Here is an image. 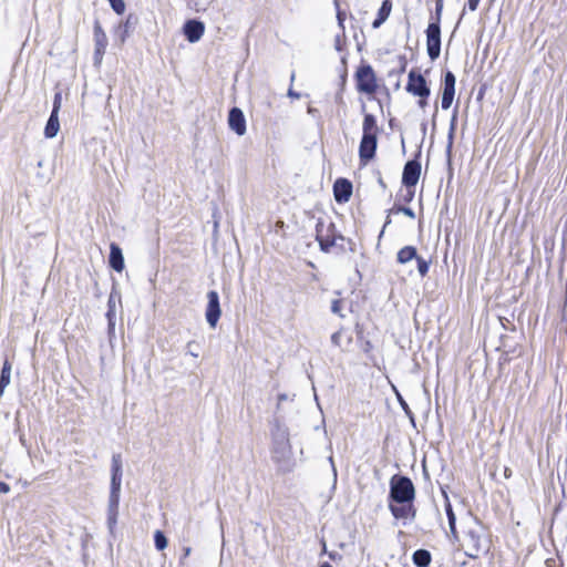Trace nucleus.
<instances>
[{
  "instance_id": "obj_14",
  "label": "nucleus",
  "mask_w": 567,
  "mask_h": 567,
  "mask_svg": "<svg viewBox=\"0 0 567 567\" xmlns=\"http://www.w3.org/2000/svg\"><path fill=\"white\" fill-rule=\"evenodd\" d=\"M94 58L95 62L100 64L107 47V37L104 30L102 29L101 24L97 22L94 24Z\"/></svg>"
},
{
  "instance_id": "obj_40",
  "label": "nucleus",
  "mask_w": 567,
  "mask_h": 567,
  "mask_svg": "<svg viewBox=\"0 0 567 567\" xmlns=\"http://www.w3.org/2000/svg\"><path fill=\"white\" fill-rule=\"evenodd\" d=\"M427 105V97H420L419 100V106L421 109H425V106Z\"/></svg>"
},
{
  "instance_id": "obj_3",
  "label": "nucleus",
  "mask_w": 567,
  "mask_h": 567,
  "mask_svg": "<svg viewBox=\"0 0 567 567\" xmlns=\"http://www.w3.org/2000/svg\"><path fill=\"white\" fill-rule=\"evenodd\" d=\"M272 458L282 471H291L296 462L292 458V446L286 431L278 434L274 442Z\"/></svg>"
},
{
  "instance_id": "obj_42",
  "label": "nucleus",
  "mask_w": 567,
  "mask_h": 567,
  "mask_svg": "<svg viewBox=\"0 0 567 567\" xmlns=\"http://www.w3.org/2000/svg\"><path fill=\"white\" fill-rule=\"evenodd\" d=\"M183 551H184V555L182 557V561L190 555L192 549H190V547H185L183 549Z\"/></svg>"
},
{
  "instance_id": "obj_18",
  "label": "nucleus",
  "mask_w": 567,
  "mask_h": 567,
  "mask_svg": "<svg viewBox=\"0 0 567 567\" xmlns=\"http://www.w3.org/2000/svg\"><path fill=\"white\" fill-rule=\"evenodd\" d=\"M110 266L117 272H122L124 269V257L121 248L116 244L110 246Z\"/></svg>"
},
{
  "instance_id": "obj_39",
  "label": "nucleus",
  "mask_w": 567,
  "mask_h": 567,
  "mask_svg": "<svg viewBox=\"0 0 567 567\" xmlns=\"http://www.w3.org/2000/svg\"><path fill=\"white\" fill-rule=\"evenodd\" d=\"M337 18H338L339 25L343 29V21H344L343 13L338 11Z\"/></svg>"
},
{
  "instance_id": "obj_24",
  "label": "nucleus",
  "mask_w": 567,
  "mask_h": 567,
  "mask_svg": "<svg viewBox=\"0 0 567 567\" xmlns=\"http://www.w3.org/2000/svg\"><path fill=\"white\" fill-rule=\"evenodd\" d=\"M11 379V364L8 360L4 361L0 374V396H2L4 389L10 384Z\"/></svg>"
},
{
  "instance_id": "obj_12",
  "label": "nucleus",
  "mask_w": 567,
  "mask_h": 567,
  "mask_svg": "<svg viewBox=\"0 0 567 567\" xmlns=\"http://www.w3.org/2000/svg\"><path fill=\"white\" fill-rule=\"evenodd\" d=\"M421 175V165L416 161H410L405 164L402 183L406 188L415 187Z\"/></svg>"
},
{
  "instance_id": "obj_6",
  "label": "nucleus",
  "mask_w": 567,
  "mask_h": 567,
  "mask_svg": "<svg viewBox=\"0 0 567 567\" xmlns=\"http://www.w3.org/2000/svg\"><path fill=\"white\" fill-rule=\"evenodd\" d=\"M316 238L321 249L329 251L337 244V240L341 239V236L337 234L332 223L320 219L316 227Z\"/></svg>"
},
{
  "instance_id": "obj_9",
  "label": "nucleus",
  "mask_w": 567,
  "mask_h": 567,
  "mask_svg": "<svg viewBox=\"0 0 567 567\" xmlns=\"http://www.w3.org/2000/svg\"><path fill=\"white\" fill-rule=\"evenodd\" d=\"M406 91L419 97H429L430 95V87L427 86L424 76L414 71L409 73Z\"/></svg>"
},
{
  "instance_id": "obj_7",
  "label": "nucleus",
  "mask_w": 567,
  "mask_h": 567,
  "mask_svg": "<svg viewBox=\"0 0 567 567\" xmlns=\"http://www.w3.org/2000/svg\"><path fill=\"white\" fill-rule=\"evenodd\" d=\"M355 78L357 87L360 92L373 94L377 91V78L373 69L370 65L360 66L357 71Z\"/></svg>"
},
{
  "instance_id": "obj_23",
  "label": "nucleus",
  "mask_w": 567,
  "mask_h": 567,
  "mask_svg": "<svg viewBox=\"0 0 567 567\" xmlns=\"http://www.w3.org/2000/svg\"><path fill=\"white\" fill-rule=\"evenodd\" d=\"M392 10V3L390 0H384L378 12V18L373 21L372 27L379 28L390 16Z\"/></svg>"
},
{
  "instance_id": "obj_28",
  "label": "nucleus",
  "mask_w": 567,
  "mask_h": 567,
  "mask_svg": "<svg viewBox=\"0 0 567 567\" xmlns=\"http://www.w3.org/2000/svg\"><path fill=\"white\" fill-rule=\"evenodd\" d=\"M342 308H343V302L341 299H334L332 300L331 302V311L334 313V315H338L339 317L343 318L344 315L342 313Z\"/></svg>"
},
{
  "instance_id": "obj_2",
  "label": "nucleus",
  "mask_w": 567,
  "mask_h": 567,
  "mask_svg": "<svg viewBox=\"0 0 567 567\" xmlns=\"http://www.w3.org/2000/svg\"><path fill=\"white\" fill-rule=\"evenodd\" d=\"M362 131L363 135L360 143L359 155L360 159L367 163L374 156L377 148L378 125L372 114H365Z\"/></svg>"
},
{
  "instance_id": "obj_26",
  "label": "nucleus",
  "mask_w": 567,
  "mask_h": 567,
  "mask_svg": "<svg viewBox=\"0 0 567 567\" xmlns=\"http://www.w3.org/2000/svg\"><path fill=\"white\" fill-rule=\"evenodd\" d=\"M413 563L417 567H427L431 563V555L427 550L419 549L413 554Z\"/></svg>"
},
{
  "instance_id": "obj_29",
  "label": "nucleus",
  "mask_w": 567,
  "mask_h": 567,
  "mask_svg": "<svg viewBox=\"0 0 567 567\" xmlns=\"http://www.w3.org/2000/svg\"><path fill=\"white\" fill-rule=\"evenodd\" d=\"M112 9L117 13L122 14L125 11V3L124 0H111L109 1Z\"/></svg>"
},
{
  "instance_id": "obj_13",
  "label": "nucleus",
  "mask_w": 567,
  "mask_h": 567,
  "mask_svg": "<svg viewBox=\"0 0 567 567\" xmlns=\"http://www.w3.org/2000/svg\"><path fill=\"white\" fill-rule=\"evenodd\" d=\"M205 32V24L198 20H188L183 25V33L185 38L190 42H198Z\"/></svg>"
},
{
  "instance_id": "obj_4",
  "label": "nucleus",
  "mask_w": 567,
  "mask_h": 567,
  "mask_svg": "<svg viewBox=\"0 0 567 567\" xmlns=\"http://www.w3.org/2000/svg\"><path fill=\"white\" fill-rule=\"evenodd\" d=\"M462 546L465 554L471 558H476L483 550V528L478 522L474 520L467 526Z\"/></svg>"
},
{
  "instance_id": "obj_19",
  "label": "nucleus",
  "mask_w": 567,
  "mask_h": 567,
  "mask_svg": "<svg viewBox=\"0 0 567 567\" xmlns=\"http://www.w3.org/2000/svg\"><path fill=\"white\" fill-rule=\"evenodd\" d=\"M120 302H121L120 293L116 290H113L110 293L109 300H107V313H106V317H107V320H109L110 329L114 328L116 306Z\"/></svg>"
},
{
  "instance_id": "obj_43",
  "label": "nucleus",
  "mask_w": 567,
  "mask_h": 567,
  "mask_svg": "<svg viewBox=\"0 0 567 567\" xmlns=\"http://www.w3.org/2000/svg\"><path fill=\"white\" fill-rule=\"evenodd\" d=\"M329 462H330V464H331V466H332L333 475L336 476V475H337V470H336V466H334V462H333V457H332V456H330V457H329Z\"/></svg>"
},
{
  "instance_id": "obj_17",
  "label": "nucleus",
  "mask_w": 567,
  "mask_h": 567,
  "mask_svg": "<svg viewBox=\"0 0 567 567\" xmlns=\"http://www.w3.org/2000/svg\"><path fill=\"white\" fill-rule=\"evenodd\" d=\"M390 511L399 519H408L414 516L412 502H395V504L390 505Z\"/></svg>"
},
{
  "instance_id": "obj_36",
  "label": "nucleus",
  "mask_w": 567,
  "mask_h": 567,
  "mask_svg": "<svg viewBox=\"0 0 567 567\" xmlns=\"http://www.w3.org/2000/svg\"><path fill=\"white\" fill-rule=\"evenodd\" d=\"M481 0H468L467 1V7L471 11H475L478 7V3H480Z\"/></svg>"
},
{
  "instance_id": "obj_30",
  "label": "nucleus",
  "mask_w": 567,
  "mask_h": 567,
  "mask_svg": "<svg viewBox=\"0 0 567 567\" xmlns=\"http://www.w3.org/2000/svg\"><path fill=\"white\" fill-rule=\"evenodd\" d=\"M415 259L417 261V270H419L420 275L422 277L425 276L429 271V262L419 256H416Z\"/></svg>"
},
{
  "instance_id": "obj_15",
  "label": "nucleus",
  "mask_w": 567,
  "mask_h": 567,
  "mask_svg": "<svg viewBox=\"0 0 567 567\" xmlns=\"http://www.w3.org/2000/svg\"><path fill=\"white\" fill-rule=\"evenodd\" d=\"M228 125L239 136L246 133V120L240 109L233 107L229 111Z\"/></svg>"
},
{
  "instance_id": "obj_8",
  "label": "nucleus",
  "mask_w": 567,
  "mask_h": 567,
  "mask_svg": "<svg viewBox=\"0 0 567 567\" xmlns=\"http://www.w3.org/2000/svg\"><path fill=\"white\" fill-rule=\"evenodd\" d=\"M426 48L432 60L439 58L441 52V28L439 22H431L426 29Z\"/></svg>"
},
{
  "instance_id": "obj_5",
  "label": "nucleus",
  "mask_w": 567,
  "mask_h": 567,
  "mask_svg": "<svg viewBox=\"0 0 567 567\" xmlns=\"http://www.w3.org/2000/svg\"><path fill=\"white\" fill-rule=\"evenodd\" d=\"M415 489L409 477L394 475L390 481V497L393 502H413Z\"/></svg>"
},
{
  "instance_id": "obj_21",
  "label": "nucleus",
  "mask_w": 567,
  "mask_h": 567,
  "mask_svg": "<svg viewBox=\"0 0 567 567\" xmlns=\"http://www.w3.org/2000/svg\"><path fill=\"white\" fill-rule=\"evenodd\" d=\"M60 130L59 114L51 113L48 123L44 128V135L47 138H53L56 136Z\"/></svg>"
},
{
  "instance_id": "obj_34",
  "label": "nucleus",
  "mask_w": 567,
  "mask_h": 567,
  "mask_svg": "<svg viewBox=\"0 0 567 567\" xmlns=\"http://www.w3.org/2000/svg\"><path fill=\"white\" fill-rule=\"evenodd\" d=\"M442 9H443V2H442V0H437L436 8H435L436 20L434 22H439L440 23Z\"/></svg>"
},
{
  "instance_id": "obj_1",
  "label": "nucleus",
  "mask_w": 567,
  "mask_h": 567,
  "mask_svg": "<svg viewBox=\"0 0 567 567\" xmlns=\"http://www.w3.org/2000/svg\"><path fill=\"white\" fill-rule=\"evenodd\" d=\"M111 489L107 506V526L111 533H114L120 506V493L122 485V458L121 455H113L111 465Z\"/></svg>"
},
{
  "instance_id": "obj_20",
  "label": "nucleus",
  "mask_w": 567,
  "mask_h": 567,
  "mask_svg": "<svg viewBox=\"0 0 567 567\" xmlns=\"http://www.w3.org/2000/svg\"><path fill=\"white\" fill-rule=\"evenodd\" d=\"M331 343L342 351H347L349 346L352 343V338L350 336L346 337L343 329H339L332 333Z\"/></svg>"
},
{
  "instance_id": "obj_25",
  "label": "nucleus",
  "mask_w": 567,
  "mask_h": 567,
  "mask_svg": "<svg viewBox=\"0 0 567 567\" xmlns=\"http://www.w3.org/2000/svg\"><path fill=\"white\" fill-rule=\"evenodd\" d=\"M417 256L416 248L413 246H405L401 248L398 252V261L400 264H406L411 261L412 259H415Z\"/></svg>"
},
{
  "instance_id": "obj_45",
  "label": "nucleus",
  "mask_w": 567,
  "mask_h": 567,
  "mask_svg": "<svg viewBox=\"0 0 567 567\" xmlns=\"http://www.w3.org/2000/svg\"><path fill=\"white\" fill-rule=\"evenodd\" d=\"M278 399H279V401H282V400H286L287 396L285 394H280Z\"/></svg>"
},
{
  "instance_id": "obj_32",
  "label": "nucleus",
  "mask_w": 567,
  "mask_h": 567,
  "mask_svg": "<svg viewBox=\"0 0 567 567\" xmlns=\"http://www.w3.org/2000/svg\"><path fill=\"white\" fill-rule=\"evenodd\" d=\"M344 44H346L344 34L337 35L336 37V41H334L336 50L339 51V52L343 51Z\"/></svg>"
},
{
  "instance_id": "obj_22",
  "label": "nucleus",
  "mask_w": 567,
  "mask_h": 567,
  "mask_svg": "<svg viewBox=\"0 0 567 567\" xmlns=\"http://www.w3.org/2000/svg\"><path fill=\"white\" fill-rule=\"evenodd\" d=\"M445 512H446V516H447V519H449L451 537L455 542H458L460 537H458V533H457V529H456V517H455V514L453 512L452 505H451V503L449 502L447 498H446V504H445Z\"/></svg>"
},
{
  "instance_id": "obj_11",
  "label": "nucleus",
  "mask_w": 567,
  "mask_h": 567,
  "mask_svg": "<svg viewBox=\"0 0 567 567\" xmlns=\"http://www.w3.org/2000/svg\"><path fill=\"white\" fill-rule=\"evenodd\" d=\"M455 76L447 71L444 78L441 106L443 110L451 107L455 95Z\"/></svg>"
},
{
  "instance_id": "obj_10",
  "label": "nucleus",
  "mask_w": 567,
  "mask_h": 567,
  "mask_svg": "<svg viewBox=\"0 0 567 567\" xmlns=\"http://www.w3.org/2000/svg\"><path fill=\"white\" fill-rule=\"evenodd\" d=\"M207 299L208 302L205 311V317L210 328H216L221 315L219 296L216 291L212 290L207 293Z\"/></svg>"
},
{
  "instance_id": "obj_37",
  "label": "nucleus",
  "mask_w": 567,
  "mask_h": 567,
  "mask_svg": "<svg viewBox=\"0 0 567 567\" xmlns=\"http://www.w3.org/2000/svg\"><path fill=\"white\" fill-rule=\"evenodd\" d=\"M414 187H411V188H406V196H405V199L406 200H412V198L414 197Z\"/></svg>"
},
{
  "instance_id": "obj_41",
  "label": "nucleus",
  "mask_w": 567,
  "mask_h": 567,
  "mask_svg": "<svg viewBox=\"0 0 567 567\" xmlns=\"http://www.w3.org/2000/svg\"><path fill=\"white\" fill-rule=\"evenodd\" d=\"M288 96H289V97H292V99H299V97H300V94H299V93H297V92H295L293 90H291V89H290V90L288 91Z\"/></svg>"
},
{
  "instance_id": "obj_44",
  "label": "nucleus",
  "mask_w": 567,
  "mask_h": 567,
  "mask_svg": "<svg viewBox=\"0 0 567 567\" xmlns=\"http://www.w3.org/2000/svg\"><path fill=\"white\" fill-rule=\"evenodd\" d=\"M319 567H332L329 563H323Z\"/></svg>"
},
{
  "instance_id": "obj_35",
  "label": "nucleus",
  "mask_w": 567,
  "mask_h": 567,
  "mask_svg": "<svg viewBox=\"0 0 567 567\" xmlns=\"http://www.w3.org/2000/svg\"><path fill=\"white\" fill-rule=\"evenodd\" d=\"M400 212L403 213L404 215H406L410 218H414L415 217L414 212L411 208H409V207H401Z\"/></svg>"
},
{
  "instance_id": "obj_31",
  "label": "nucleus",
  "mask_w": 567,
  "mask_h": 567,
  "mask_svg": "<svg viewBox=\"0 0 567 567\" xmlns=\"http://www.w3.org/2000/svg\"><path fill=\"white\" fill-rule=\"evenodd\" d=\"M128 21L125 22L123 29L118 33L120 43L124 44L126 39L128 38Z\"/></svg>"
},
{
  "instance_id": "obj_38",
  "label": "nucleus",
  "mask_w": 567,
  "mask_h": 567,
  "mask_svg": "<svg viewBox=\"0 0 567 567\" xmlns=\"http://www.w3.org/2000/svg\"><path fill=\"white\" fill-rule=\"evenodd\" d=\"M9 491H10L9 485L4 482H0V493L7 494V493H9Z\"/></svg>"
},
{
  "instance_id": "obj_16",
  "label": "nucleus",
  "mask_w": 567,
  "mask_h": 567,
  "mask_svg": "<svg viewBox=\"0 0 567 567\" xmlns=\"http://www.w3.org/2000/svg\"><path fill=\"white\" fill-rule=\"evenodd\" d=\"M334 198L338 203H346L352 194V185L344 178H339L333 185Z\"/></svg>"
},
{
  "instance_id": "obj_33",
  "label": "nucleus",
  "mask_w": 567,
  "mask_h": 567,
  "mask_svg": "<svg viewBox=\"0 0 567 567\" xmlns=\"http://www.w3.org/2000/svg\"><path fill=\"white\" fill-rule=\"evenodd\" d=\"M60 107H61V94L56 93L54 96L53 110L51 113L59 114Z\"/></svg>"
},
{
  "instance_id": "obj_27",
  "label": "nucleus",
  "mask_w": 567,
  "mask_h": 567,
  "mask_svg": "<svg viewBox=\"0 0 567 567\" xmlns=\"http://www.w3.org/2000/svg\"><path fill=\"white\" fill-rule=\"evenodd\" d=\"M154 543L157 550H163L167 547V538L161 530L154 533Z\"/></svg>"
}]
</instances>
